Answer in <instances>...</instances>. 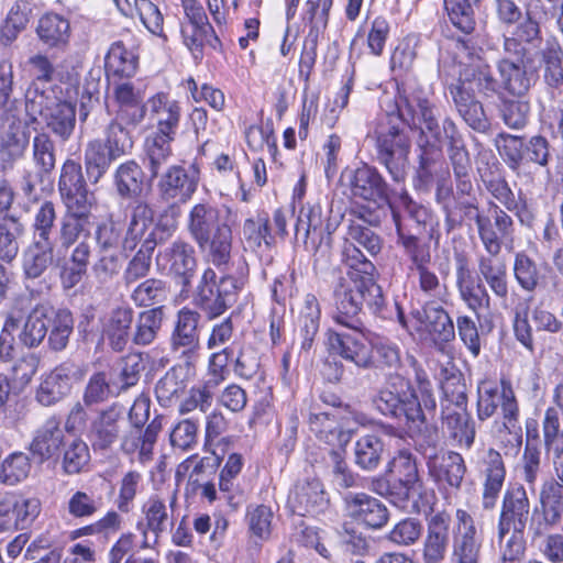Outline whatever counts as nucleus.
<instances>
[{
  "label": "nucleus",
  "mask_w": 563,
  "mask_h": 563,
  "mask_svg": "<svg viewBox=\"0 0 563 563\" xmlns=\"http://www.w3.org/2000/svg\"><path fill=\"white\" fill-rule=\"evenodd\" d=\"M419 394L411 382L401 375H390L372 397L373 408L382 416L402 423L413 438L427 427L424 410L434 411L437 401L430 383L419 382Z\"/></svg>",
  "instance_id": "1"
},
{
  "label": "nucleus",
  "mask_w": 563,
  "mask_h": 563,
  "mask_svg": "<svg viewBox=\"0 0 563 563\" xmlns=\"http://www.w3.org/2000/svg\"><path fill=\"white\" fill-rule=\"evenodd\" d=\"M357 276L353 272L340 276L332 289V319L350 330L364 329L361 319L364 306L373 313H379L385 306L382 287L374 277Z\"/></svg>",
  "instance_id": "2"
},
{
  "label": "nucleus",
  "mask_w": 563,
  "mask_h": 563,
  "mask_svg": "<svg viewBox=\"0 0 563 563\" xmlns=\"http://www.w3.org/2000/svg\"><path fill=\"white\" fill-rule=\"evenodd\" d=\"M229 213L230 209L223 212L216 205L203 201L195 203L186 219L189 235L217 267L227 266L231 260L233 236Z\"/></svg>",
  "instance_id": "3"
},
{
  "label": "nucleus",
  "mask_w": 563,
  "mask_h": 563,
  "mask_svg": "<svg viewBox=\"0 0 563 563\" xmlns=\"http://www.w3.org/2000/svg\"><path fill=\"white\" fill-rule=\"evenodd\" d=\"M92 221L64 213L58 223L57 242L66 251L71 249L68 262L60 269L64 289L77 286L86 276L95 250L90 239Z\"/></svg>",
  "instance_id": "4"
},
{
  "label": "nucleus",
  "mask_w": 563,
  "mask_h": 563,
  "mask_svg": "<svg viewBox=\"0 0 563 563\" xmlns=\"http://www.w3.org/2000/svg\"><path fill=\"white\" fill-rule=\"evenodd\" d=\"M133 145L128 128L110 121L104 128L103 139L88 142L85 148V168L89 181L97 184L113 162L132 152Z\"/></svg>",
  "instance_id": "5"
},
{
  "label": "nucleus",
  "mask_w": 563,
  "mask_h": 563,
  "mask_svg": "<svg viewBox=\"0 0 563 563\" xmlns=\"http://www.w3.org/2000/svg\"><path fill=\"white\" fill-rule=\"evenodd\" d=\"M489 216L479 211L478 205L472 208H465L456 217L450 205L444 203L443 212L445 214L444 227L446 233L460 229L464 223L474 221L477 227V233L484 247L492 251L493 242L497 244V236H511L514 233V220L505 209L496 202L488 203Z\"/></svg>",
  "instance_id": "6"
},
{
  "label": "nucleus",
  "mask_w": 563,
  "mask_h": 563,
  "mask_svg": "<svg viewBox=\"0 0 563 563\" xmlns=\"http://www.w3.org/2000/svg\"><path fill=\"white\" fill-rule=\"evenodd\" d=\"M393 466L396 475L393 495L398 507L417 514L430 508L433 492L426 487L416 456L408 451H400Z\"/></svg>",
  "instance_id": "7"
},
{
  "label": "nucleus",
  "mask_w": 563,
  "mask_h": 563,
  "mask_svg": "<svg viewBox=\"0 0 563 563\" xmlns=\"http://www.w3.org/2000/svg\"><path fill=\"white\" fill-rule=\"evenodd\" d=\"M129 209V223L124 232L125 252L134 251L140 243L151 244L155 250L174 234L175 220L169 221L161 214L154 224V210L147 201L135 199L130 203Z\"/></svg>",
  "instance_id": "8"
},
{
  "label": "nucleus",
  "mask_w": 563,
  "mask_h": 563,
  "mask_svg": "<svg viewBox=\"0 0 563 563\" xmlns=\"http://www.w3.org/2000/svg\"><path fill=\"white\" fill-rule=\"evenodd\" d=\"M26 109L31 114H38L46 128L62 142L73 135L76 108L71 102L57 98L53 89H30L26 93Z\"/></svg>",
  "instance_id": "9"
},
{
  "label": "nucleus",
  "mask_w": 563,
  "mask_h": 563,
  "mask_svg": "<svg viewBox=\"0 0 563 563\" xmlns=\"http://www.w3.org/2000/svg\"><path fill=\"white\" fill-rule=\"evenodd\" d=\"M378 162L386 168L391 179L404 183L409 168L411 139L401 122L389 119L388 125L376 131Z\"/></svg>",
  "instance_id": "10"
},
{
  "label": "nucleus",
  "mask_w": 563,
  "mask_h": 563,
  "mask_svg": "<svg viewBox=\"0 0 563 563\" xmlns=\"http://www.w3.org/2000/svg\"><path fill=\"white\" fill-rule=\"evenodd\" d=\"M244 277L231 274L223 275L219 280L217 273L208 267L205 269L195 296V303L209 319H214L225 312L238 298L244 286Z\"/></svg>",
  "instance_id": "11"
},
{
  "label": "nucleus",
  "mask_w": 563,
  "mask_h": 563,
  "mask_svg": "<svg viewBox=\"0 0 563 563\" xmlns=\"http://www.w3.org/2000/svg\"><path fill=\"white\" fill-rule=\"evenodd\" d=\"M550 11L543 0H530L525 5L523 18L516 23L509 35H504L503 52L514 57L531 56L529 48L539 47L543 41L541 24L548 21Z\"/></svg>",
  "instance_id": "12"
},
{
  "label": "nucleus",
  "mask_w": 563,
  "mask_h": 563,
  "mask_svg": "<svg viewBox=\"0 0 563 563\" xmlns=\"http://www.w3.org/2000/svg\"><path fill=\"white\" fill-rule=\"evenodd\" d=\"M500 407L503 427L512 432L520 430L519 405L511 383L501 379L500 385L482 382L477 388L476 413L479 421L492 418Z\"/></svg>",
  "instance_id": "13"
},
{
  "label": "nucleus",
  "mask_w": 563,
  "mask_h": 563,
  "mask_svg": "<svg viewBox=\"0 0 563 563\" xmlns=\"http://www.w3.org/2000/svg\"><path fill=\"white\" fill-rule=\"evenodd\" d=\"M542 65V78L548 88L551 102L550 112L558 122L563 137V47L556 37H548L538 53Z\"/></svg>",
  "instance_id": "14"
},
{
  "label": "nucleus",
  "mask_w": 563,
  "mask_h": 563,
  "mask_svg": "<svg viewBox=\"0 0 563 563\" xmlns=\"http://www.w3.org/2000/svg\"><path fill=\"white\" fill-rule=\"evenodd\" d=\"M530 519V500L526 488L516 484L509 486L503 497L498 519V541L503 539L526 540L525 530Z\"/></svg>",
  "instance_id": "15"
},
{
  "label": "nucleus",
  "mask_w": 563,
  "mask_h": 563,
  "mask_svg": "<svg viewBox=\"0 0 563 563\" xmlns=\"http://www.w3.org/2000/svg\"><path fill=\"white\" fill-rule=\"evenodd\" d=\"M397 111L396 119L410 130L419 131V136H430L435 141L441 139L443 125L440 126L437 108L427 97L418 92L401 97Z\"/></svg>",
  "instance_id": "16"
},
{
  "label": "nucleus",
  "mask_w": 563,
  "mask_h": 563,
  "mask_svg": "<svg viewBox=\"0 0 563 563\" xmlns=\"http://www.w3.org/2000/svg\"><path fill=\"white\" fill-rule=\"evenodd\" d=\"M472 462L482 479V505L484 509H492L495 507L505 483L506 467L503 456L493 448L482 449Z\"/></svg>",
  "instance_id": "17"
},
{
  "label": "nucleus",
  "mask_w": 563,
  "mask_h": 563,
  "mask_svg": "<svg viewBox=\"0 0 563 563\" xmlns=\"http://www.w3.org/2000/svg\"><path fill=\"white\" fill-rule=\"evenodd\" d=\"M453 526L452 561L454 563H479L483 537L471 514L464 509L455 512Z\"/></svg>",
  "instance_id": "18"
},
{
  "label": "nucleus",
  "mask_w": 563,
  "mask_h": 563,
  "mask_svg": "<svg viewBox=\"0 0 563 563\" xmlns=\"http://www.w3.org/2000/svg\"><path fill=\"white\" fill-rule=\"evenodd\" d=\"M351 196L369 202L388 201L389 187L380 173L368 164L356 168H346L341 175Z\"/></svg>",
  "instance_id": "19"
},
{
  "label": "nucleus",
  "mask_w": 563,
  "mask_h": 563,
  "mask_svg": "<svg viewBox=\"0 0 563 563\" xmlns=\"http://www.w3.org/2000/svg\"><path fill=\"white\" fill-rule=\"evenodd\" d=\"M0 161L3 168L21 159L30 144V129L25 121L10 112L1 114Z\"/></svg>",
  "instance_id": "20"
},
{
  "label": "nucleus",
  "mask_w": 563,
  "mask_h": 563,
  "mask_svg": "<svg viewBox=\"0 0 563 563\" xmlns=\"http://www.w3.org/2000/svg\"><path fill=\"white\" fill-rule=\"evenodd\" d=\"M125 421V408L120 402L97 412L91 420L88 438L95 451L110 450L121 438L122 426Z\"/></svg>",
  "instance_id": "21"
},
{
  "label": "nucleus",
  "mask_w": 563,
  "mask_h": 563,
  "mask_svg": "<svg viewBox=\"0 0 563 563\" xmlns=\"http://www.w3.org/2000/svg\"><path fill=\"white\" fill-rule=\"evenodd\" d=\"M459 80L456 84L470 87L473 86L478 93L492 97L498 92L499 81L494 77L490 66L478 55L471 53L464 44L461 46Z\"/></svg>",
  "instance_id": "22"
},
{
  "label": "nucleus",
  "mask_w": 563,
  "mask_h": 563,
  "mask_svg": "<svg viewBox=\"0 0 563 563\" xmlns=\"http://www.w3.org/2000/svg\"><path fill=\"white\" fill-rule=\"evenodd\" d=\"M195 249L184 240H176L156 255V265L167 269L178 283L187 288L196 274L197 260Z\"/></svg>",
  "instance_id": "23"
},
{
  "label": "nucleus",
  "mask_w": 563,
  "mask_h": 563,
  "mask_svg": "<svg viewBox=\"0 0 563 563\" xmlns=\"http://www.w3.org/2000/svg\"><path fill=\"white\" fill-rule=\"evenodd\" d=\"M364 330L365 328L345 333L328 329L325 336L329 352L355 364L360 368L369 367L373 363L372 349L365 342Z\"/></svg>",
  "instance_id": "24"
},
{
  "label": "nucleus",
  "mask_w": 563,
  "mask_h": 563,
  "mask_svg": "<svg viewBox=\"0 0 563 563\" xmlns=\"http://www.w3.org/2000/svg\"><path fill=\"white\" fill-rule=\"evenodd\" d=\"M452 518L444 510L427 518V533L422 542L423 563H442L450 545Z\"/></svg>",
  "instance_id": "25"
},
{
  "label": "nucleus",
  "mask_w": 563,
  "mask_h": 563,
  "mask_svg": "<svg viewBox=\"0 0 563 563\" xmlns=\"http://www.w3.org/2000/svg\"><path fill=\"white\" fill-rule=\"evenodd\" d=\"M456 288L461 299L467 307L478 314L481 310H489L490 296L479 277L474 276L467 258L457 255L455 258Z\"/></svg>",
  "instance_id": "26"
},
{
  "label": "nucleus",
  "mask_w": 563,
  "mask_h": 563,
  "mask_svg": "<svg viewBox=\"0 0 563 563\" xmlns=\"http://www.w3.org/2000/svg\"><path fill=\"white\" fill-rule=\"evenodd\" d=\"M134 310L130 306H117L100 318L101 339L111 351L123 352L131 340Z\"/></svg>",
  "instance_id": "27"
},
{
  "label": "nucleus",
  "mask_w": 563,
  "mask_h": 563,
  "mask_svg": "<svg viewBox=\"0 0 563 563\" xmlns=\"http://www.w3.org/2000/svg\"><path fill=\"white\" fill-rule=\"evenodd\" d=\"M329 504L322 483L318 478L298 481L288 495L287 505L298 516H316Z\"/></svg>",
  "instance_id": "28"
},
{
  "label": "nucleus",
  "mask_w": 563,
  "mask_h": 563,
  "mask_svg": "<svg viewBox=\"0 0 563 563\" xmlns=\"http://www.w3.org/2000/svg\"><path fill=\"white\" fill-rule=\"evenodd\" d=\"M198 183L199 170L195 165L189 168L172 165L162 174L157 187L163 199L186 202L197 190Z\"/></svg>",
  "instance_id": "29"
},
{
  "label": "nucleus",
  "mask_w": 563,
  "mask_h": 563,
  "mask_svg": "<svg viewBox=\"0 0 563 563\" xmlns=\"http://www.w3.org/2000/svg\"><path fill=\"white\" fill-rule=\"evenodd\" d=\"M412 318L419 324V329L428 333L434 343H448L455 338L451 317L435 300L427 301L421 309L415 310Z\"/></svg>",
  "instance_id": "30"
},
{
  "label": "nucleus",
  "mask_w": 563,
  "mask_h": 563,
  "mask_svg": "<svg viewBox=\"0 0 563 563\" xmlns=\"http://www.w3.org/2000/svg\"><path fill=\"white\" fill-rule=\"evenodd\" d=\"M344 504L350 517L369 529H380L388 522L389 511L385 504L368 494L349 493Z\"/></svg>",
  "instance_id": "31"
},
{
  "label": "nucleus",
  "mask_w": 563,
  "mask_h": 563,
  "mask_svg": "<svg viewBox=\"0 0 563 563\" xmlns=\"http://www.w3.org/2000/svg\"><path fill=\"white\" fill-rule=\"evenodd\" d=\"M531 63L532 56L514 57L504 54L496 65L501 87L510 95L525 96L533 82V74L527 69Z\"/></svg>",
  "instance_id": "32"
},
{
  "label": "nucleus",
  "mask_w": 563,
  "mask_h": 563,
  "mask_svg": "<svg viewBox=\"0 0 563 563\" xmlns=\"http://www.w3.org/2000/svg\"><path fill=\"white\" fill-rule=\"evenodd\" d=\"M508 236H497V244L493 242L492 251L484 247L486 254L477 258L479 276L486 282L495 296L506 298L508 295L507 265L504 258L499 256L501 252L503 240Z\"/></svg>",
  "instance_id": "33"
},
{
  "label": "nucleus",
  "mask_w": 563,
  "mask_h": 563,
  "mask_svg": "<svg viewBox=\"0 0 563 563\" xmlns=\"http://www.w3.org/2000/svg\"><path fill=\"white\" fill-rule=\"evenodd\" d=\"M200 318L199 312L187 307L178 311L170 336V345L174 352H180L187 358L197 353L200 347L198 332Z\"/></svg>",
  "instance_id": "34"
},
{
  "label": "nucleus",
  "mask_w": 563,
  "mask_h": 563,
  "mask_svg": "<svg viewBox=\"0 0 563 563\" xmlns=\"http://www.w3.org/2000/svg\"><path fill=\"white\" fill-rule=\"evenodd\" d=\"M441 418L442 429L454 445L460 449H471L475 441L476 428L467 407L461 409L443 405Z\"/></svg>",
  "instance_id": "35"
},
{
  "label": "nucleus",
  "mask_w": 563,
  "mask_h": 563,
  "mask_svg": "<svg viewBox=\"0 0 563 563\" xmlns=\"http://www.w3.org/2000/svg\"><path fill=\"white\" fill-rule=\"evenodd\" d=\"M146 104L157 128L153 135L175 137L181 118L180 103L165 92H157L147 99Z\"/></svg>",
  "instance_id": "36"
},
{
  "label": "nucleus",
  "mask_w": 563,
  "mask_h": 563,
  "mask_svg": "<svg viewBox=\"0 0 563 563\" xmlns=\"http://www.w3.org/2000/svg\"><path fill=\"white\" fill-rule=\"evenodd\" d=\"M429 474L438 483L460 489L466 473L463 456L455 451H446L440 455L429 456L427 462Z\"/></svg>",
  "instance_id": "37"
},
{
  "label": "nucleus",
  "mask_w": 563,
  "mask_h": 563,
  "mask_svg": "<svg viewBox=\"0 0 563 563\" xmlns=\"http://www.w3.org/2000/svg\"><path fill=\"white\" fill-rule=\"evenodd\" d=\"M162 430V422L155 418L143 430L142 428L131 427V429L121 438V449L126 454H139V461L146 463L153 460L154 446Z\"/></svg>",
  "instance_id": "38"
},
{
  "label": "nucleus",
  "mask_w": 563,
  "mask_h": 563,
  "mask_svg": "<svg viewBox=\"0 0 563 563\" xmlns=\"http://www.w3.org/2000/svg\"><path fill=\"white\" fill-rule=\"evenodd\" d=\"M242 235L245 249L258 255L271 251L276 244L269 217L264 211L245 219Z\"/></svg>",
  "instance_id": "39"
},
{
  "label": "nucleus",
  "mask_w": 563,
  "mask_h": 563,
  "mask_svg": "<svg viewBox=\"0 0 563 563\" xmlns=\"http://www.w3.org/2000/svg\"><path fill=\"white\" fill-rule=\"evenodd\" d=\"M449 91L459 114L466 124L475 131H486L489 125L488 120L482 103L475 99L471 88L462 84H451Z\"/></svg>",
  "instance_id": "40"
},
{
  "label": "nucleus",
  "mask_w": 563,
  "mask_h": 563,
  "mask_svg": "<svg viewBox=\"0 0 563 563\" xmlns=\"http://www.w3.org/2000/svg\"><path fill=\"white\" fill-rule=\"evenodd\" d=\"M542 435L544 450L552 457L554 479L563 483V432L561 431L559 411L554 408H547L544 412Z\"/></svg>",
  "instance_id": "41"
},
{
  "label": "nucleus",
  "mask_w": 563,
  "mask_h": 563,
  "mask_svg": "<svg viewBox=\"0 0 563 563\" xmlns=\"http://www.w3.org/2000/svg\"><path fill=\"white\" fill-rule=\"evenodd\" d=\"M71 368L62 364L44 375L36 389L35 399L43 406H53L63 400L71 389Z\"/></svg>",
  "instance_id": "42"
},
{
  "label": "nucleus",
  "mask_w": 563,
  "mask_h": 563,
  "mask_svg": "<svg viewBox=\"0 0 563 563\" xmlns=\"http://www.w3.org/2000/svg\"><path fill=\"white\" fill-rule=\"evenodd\" d=\"M321 308L313 294H307L300 309L296 335L302 352L309 353L319 332Z\"/></svg>",
  "instance_id": "43"
},
{
  "label": "nucleus",
  "mask_w": 563,
  "mask_h": 563,
  "mask_svg": "<svg viewBox=\"0 0 563 563\" xmlns=\"http://www.w3.org/2000/svg\"><path fill=\"white\" fill-rule=\"evenodd\" d=\"M49 314H53V307L38 303L27 314L19 333L20 343L27 347H37L48 332Z\"/></svg>",
  "instance_id": "44"
},
{
  "label": "nucleus",
  "mask_w": 563,
  "mask_h": 563,
  "mask_svg": "<svg viewBox=\"0 0 563 563\" xmlns=\"http://www.w3.org/2000/svg\"><path fill=\"white\" fill-rule=\"evenodd\" d=\"M145 184V174L133 159L121 163L113 173V185L119 197L133 199L142 195Z\"/></svg>",
  "instance_id": "45"
},
{
  "label": "nucleus",
  "mask_w": 563,
  "mask_h": 563,
  "mask_svg": "<svg viewBox=\"0 0 563 563\" xmlns=\"http://www.w3.org/2000/svg\"><path fill=\"white\" fill-rule=\"evenodd\" d=\"M386 453L385 441L376 433L364 434L354 443V463L366 472L377 470Z\"/></svg>",
  "instance_id": "46"
},
{
  "label": "nucleus",
  "mask_w": 563,
  "mask_h": 563,
  "mask_svg": "<svg viewBox=\"0 0 563 563\" xmlns=\"http://www.w3.org/2000/svg\"><path fill=\"white\" fill-rule=\"evenodd\" d=\"M36 34L47 48L64 49L70 37L69 21L56 13L45 14L37 22Z\"/></svg>",
  "instance_id": "47"
},
{
  "label": "nucleus",
  "mask_w": 563,
  "mask_h": 563,
  "mask_svg": "<svg viewBox=\"0 0 563 563\" xmlns=\"http://www.w3.org/2000/svg\"><path fill=\"white\" fill-rule=\"evenodd\" d=\"M32 159L37 181L44 183L51 177L56 166L55 142L47 132L41 131L33 137Z\"/></svg>",
  "instance_id": "48"
},
{
  "label": "nucleus",
  "mask_w": 563,
  "mask_h": 563,
  "mask_svg": "<svg viewBox=\"0 0 563 563\" xmlns=\"http://www.w3.org/2000/svg\"><path fill=\"white\" fill-rule=\"evenodd\" d=\"M440 383L443 393V405L464 409L467 407V387L462 373L453 363L440 369Z\"/></svg>",
  "instance_id": "49"
},
{
  "label": "nucleus",
  "mask_w": 563,
  "mask_h": 563,
  "mask_svg": "<svg viewBox=\"0 0 563 563\" xmlns=\"http://www.w3.org/2000/svg\"><path fill=\"white\" fill-rule=\"evenodd\" d=\"M63 440L64 432L59 427V421L52 417L37 429L30 449L41 461H45L57 454L63 444Z\"/></svg>",
  "instance_id": "50"
},
{
  "label": "nucleus",
  "mask_w": 563,
  "mask_h": 563,
  "mask_svg": "<svg viewBox=\"0 0 563 563\" xmlns=\"http://www.w3.org/2000/svg\"><path fill=\"white\" fill-rule=\"evenodd\" d=\"M164 318V306L141 311L133 322L134 331H132L131 334L132 342L141 346L152 344L162 329Z\"/></svg>",
  "instance_id": "51"
},
{
  "label": "nucleus",
  "mask_w": 563,
  "mask_h": 563,
  "mask_svg": "<svg viewBox=\"0 0 563 563\" xmlns=\"http://www.w3.org/2000/svg\"><path fill=\"white\" fill-rule=\"evenodd\" d=\"M443 133L448 140V155L454 177L465 176L471 170L470 154L455 123L449 118L443 120Z\"/></svg>",
  "instance_id": "52"
},
{
  "label": "nucleus",
  "mask_w": 563,
  "mask_h": 563,
  "mask_svg": "<svg viewBox=\"0 0 563 563\" xmlns=\"http://www.w3.org/2000/svg\"><path fill=\"white\" fill-rule=\"evenodd\" d=\"M54 242L37 241L29 245L23 256V272L27 278H38L52 265Z\"/></svg>",
  "instance_id": "53"
},
{
  "label": "nucleus",
  "mask_w": 563,
  "mask_h": 563,
  "mask_svg": "<svg viewBox=\"0 0 563 563\" xmlns=\"http://www.w3.org/2000/svg\"><path fill=\"white\" fill-rule=\"evenodd\" d=\"M390 207L396 225L398 243L402 246L405 254L411 262L409 269L413 272L416 268L429 265L431 263V252L429 244L422 243L416 235L405 233L398 212L391 205Z\"/></svg>",
  "instance_id": "54"
},
{
  "label": "nucleus",
  "mask_w": 563,
  "mask_h": 563,
  "mask_svg": "<svg viewBox=\"0 0 563 563\" xmlns=\"http://www.w3.org/2000/svg\"><path fill=\"white\" fill-rule=\"evenodd\" d=\"M24 234V225L14 214L0 217V261L11 263L20 251L19 239Z\"/></svg>",
  "instance_id": "55"
},
{
  "label": "nucleus",
  "mask_w": 563,
  "mask_h": 563,
  "mask_svg": "<svg viewBox=\"0 0 563 563\" xmlns=\"http://www.w3.org/2000/svg\"><path fill=\"white\" fill-rule=\"evenodd\" d=\"M539 500L547 525L556 526L563 519V483L551 478L540 489Z\"/></svg>",
  "instance_id": "56"
},
{
  "label": "nucleus",
  "mask_w": 563,
  "mask_h": 563,
  "mask_svg": "<svg viewBox=\"0 0 563 563\" xmlns=\"http://www.w3.org/2000/svg\"><path fill=\"white\" fill-rule=\"evenodd\" d=\"M104 68L109 80L112 77L130 78L136 73L137 58L121 42H115L106 56Z\"/></svg>",
  "instance_id": "57"
},
{
  "label": "nucleus",
  "mask_w": 563,
  "mask_h": 563,
  "mask_svg": "<svg viewBox=\"0 0 563 563\" xmlns=\"http://www.w3.org/2000/svg\"><path fill=\"white\" fill-rule=\"evenodd\" d=\"M142 512L145 518L143 534L146 538L147 532L153 533L155 540L167 530L172 523L166 501L159 496H151L142 506Z\"/></svg>",
  "instance_id": "58"
},
{
  "label": "nucleus",
  "mask_w": 563,
  "mask_h": 563,
  "mask_svg": "<svg viewBox=\"0 0 563 563\" xmlns=\"http://www.w3.org/2000/svg\"><path fill=\"white\" fill-rule=\"evenodd\" d=\"M74 329V319L69 310L53 308L48 320L47 344L51 350L59 352L66 349Z\"/></svg>",
  "instance_id": "59"
},
{
  "label": "nucleus",
  "mask_w": 563,
  "mask_h": 563,
  "mask_svg": "<svg viewBox=\"0 0 563 563\" xmlns=\"http://www.w3.org/2000/svg\"><path fill=\"white\" fill-rule=\"evenodd\" d=\"M306 411L310 431L320 440L332 443L340 433L336 418L331 412L322 411L318 404L309 405Z\"/></svg>",
  "instance_id": "60"
},
{
  "label": "nucleus",
  "mask_w": 563,
  "mask_h": 563,
  "mask_svg": "<svg viewBox=\"0 0 563 563\" xmlns=\"http://www.w3.org/2000/svg\"><path fill=\"white\" fill-rule=\"evenodd\" d=\"M93 239L97 251L118 252L119 246L124 250L123 225L112 214L97 224Z\"/></svg>",
  "instance_id": "61"
},
{
  "label": "nucleus",
  "mask_w": 563,
  "mask_h": 563,
  "mask_svg": "<svg viewBox=\"0 0 563 563\" xmlns=\"http://www.w3.org/2000/svg\"><path fill=\"white\" fill-rule=\"evenodd\" d=\"M514 276L526 291H534L542 279L539 264L525 251L517 252L514 258Z\"/></svg>",
  "instance_id": "62"
},
{
  "label": "nucleus",
  "mask_w": 563,
  "mask_h": 563,
  "mask_svg": "<svg viewBox=\"0 0 563 563\" xmlns=\"http://www.w3.org/2000/svg\"><path fill=\"white\" fill-rule=\"evenodd\" d=\"M175 137L152 135L146 140L145 152L151 178H156L172 158L170 143Z\"/></svg>",
  "instance_id": "63"
},
{
  "label": "nucleus",
  "mask_w": 563,
  "mask_h": 563,
  "mask_svg": "<svg viewBox=\"0 0 563 563\" xmlns=\"http://www.w3.org/2000/svg\"><path fill=\"white\" fill-rule=\"evenodd\" d=\"M167 296L166 282L159 278H147L131 291L130 298L137 307H151L162 303Z\"/></svg>",
  "instance_id": "64"
}]
</instances>
